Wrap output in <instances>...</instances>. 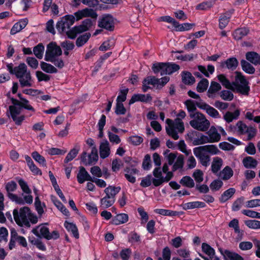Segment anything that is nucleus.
<instances>
[{"mask_svg": "<svg viewBox=\"0 0 260 260\" xmlns=\"http://www.w3.org/2000/svg\"><path fill=\"white\" fill-rule=\"evenodd\" d=\"M197 106L200 109L206 111V113L213 118L220 117L219 112L213 107L204 102H196Z\"/></svg>", "mask_w": 260, "mask_h": 260, "instance_id": "nucleus-15", "label": "nucleus"}, {"mask_svg": "<svg viewBox=\"0 0 260 260\" xmlns=\"http://www.w3.org/2000/svg\"><path fill=\"white\" fill-rule=\"evenodd\" d=\"M32 157L42 166H46V160L45 158L41 155L37 151H34L31 153Z\"/></svg>", "mask_w": 260, "mask_h": 260, "instance_id": "nucleus-52", "label": "nucleus"}, {"mask_svg": "<svg viewBox=\"0 0 260 260\" xmlns=\"http://www.w3.org/2000/svg\"><path fill=\"white\" fill-rule=\"evenodd\" d=\"M120 189L121 188L120 187L109 186L105 189L104 192L108 197L115 199V196L120 191Z\"/></svg>", "mask_w": 260, "mask_h": 260, "instance_id": "nucleus-28", "label": "nucleus"}, {"mask_svg": "<svg viewBox=\"0 0 260 260\" xmlns=\"http://www.w3.org/2000/svg\"><path fill=\"white\" fill-rule=\"evenodd\" d=\"M217 78L222 85L226 88L231 90L233 88V82L231 83L224 75H219L217 76Z\"/></svg>", "mask_w": 260, "mask_h": 260, "instance_id": "nucleus-41", "label": "nucleus"}, {"mask_svg": "<svg viewBox=\"0 0 260 260\" xmlns=\"http://www.w3.org/2000/svg\"><path fill=\"white\" fill-rule=\"evenodd\" d=\"M44 51V46L40 43L34 48L33 52L35 56L39 59L43 57Z\"/></svg>", "mask_w": 260, "mask_h": 260, "instance_id": "nucleus-44", "label": "nucleus"}, {"mask_svg": "<svg viewBox=\"0 0 260 260\" xmlns=\"http://www.w3.org/2000/svg\"><path fill=\"white\" fill-rule=\"evenodd\" d=\"M99 26L111 30L114 28L113 18L110 15H104L99 21Z\"/></svg>", "mask_w": 260, "mask_h": 260, "instance_id": "nucleus-13", "label": "nucleus"}, {"mask_svg": "<svg viewBox=\"0 0 260 260\" xmlns=\"http://www.w3.org/2000/svg\"><path fill=\"white\" fill-rule=\"evenodd\" d=\"M208 143H209L208 136L202 134L199 135L197 138L194 139L192 141L193 145H199Z\"/></svg>", "mask_w": 260, "mask_h": 260, "instance_id": "nucleus-42", "label": "nucleus"}, {"mask_svg": "<svg viewBox=\"0 0 260 260\" xmlns=\"http://www.w3.org/2000/svg\"><path fill=\"white\" fill-rule=\"evenodd\" d=\"M206 206L204 202L196 201L188 202L184 205L183 208L185 210L189 209H193L196 208H204Z\"/></svg>", "mask_w": 260, "mask_h": 260, "instance_id": "nucleus-39", "label": "nucleus"}, {"mask_svg": "<svg viewBox=\"0 0 260 260\" xmlns=\"http://www.w3.org/2000/svg\"><path fill=\"white\" fill-rule=\"evenodd\" d=\"M51 46V57H58L62 54V51L60 47L57 45L56 43H50V47Z\"/></svg>", "mask_w": 260, "mask_h": 260, "instance_id": "nucleus-32", "label": "nucleus"}, {"mask_svg": "<svg viewBox=\"0 0 260 260\" xmlns=\"http://www.w3.org/2000/svg\"><path fill=\"white\" fill-rule=\"evenodd\" d=\"M240 115V111L238 110L235 111L234 113L227 112L223 116L224 119L227 122H231L234 119H237Z\"/></svg>", "mask_w": 260, "mask_h": 260, "instance_id": "nucleus-37", "label": "nucleus"}, {"mask_svg": "<svg viewBox=\"0 0 260 260\" xmlns=\"http://www.w3.org/2000/svg\"><path fill=\"white\" fill-rule=\"evenodd\" d=\"M231 16V13L227 12L222 14L219 19V26L220 29L224 28L228 24Z\"/></svg>", "mask_w": 260, "mask_h": 260, "instance_id": "nucleus-27", "label": "nucleus"}, {"mask_svg": "<svg viewBox=\"0 0 260 260\" xmlns=\"http://www.w3.org/2000/svg\"><path fill=\"white\" fill-rule=\"evenodd\" d=\"M182 82L185 84H192L195 82V79L191 74L188 72H184L182 75Z\"/></svg>", "mask_w": 260, "mask_h": 260, "instance_id": "nucleus-36", "label": "nucleus"}, {"mask_svg": "<svg viewBox=\"0 0 260 260\" xmlns=\"http://www.w3.org/2000/svg\"><path fill=\"white\" fill-rule=\"evenodd\" d=\"M209 143H215L220 141L221 136L214 126H211L207 133Z\"/></svg>", "mask_w": 260, "mask_h": 260, "instance_id": "nucleus-19", "label": "nucleus"}, {"mask_svg": "<svg viewBox=\"0 0 260 260\" xmlns=\"http://www.w3.org/2000/svg\"><path fill=\"white\" fill-rule=\"evenodd\" d=\"M17 187V185L15 181H11L8 182L6 185L8 197L11 201L16 203H23L21 197L12 193L16 190Z\"/></svg>", "mask_w": 260, "mask_h": 260, "instance_id": "nucleus-10", "label": "nucleus"}, {"mask_svg": "<svg viewBox=\"0 0 260 260\" xmlns=\"http://www.w3.org/2000/svg\"><path fill=\"white\" fill-rule=\"evenodd\" d=\"M243 164L246 168H254L256 167L257 161L250 156H247L243 159Z\"/></svg>", "mask_w": 260, "mask_h": 260, "instance_id": "nucleus-34", "label": "nucleus"}, {"mask_svg": "<svg viewBox=\"0 0 260 260\" xmlns=\"http://www.w3.org/2000/svg\"><path fill=\"white\" fill-rule=\"evenodd\" d=\"M159 82L158 79L156 78L154 76H149L145 78L143 81L142 90L144 92H146L150 88V85L154 86H156Z\"/></svg>", "mask_w": 260, "mask_h": 260, "instance_id": "nucleus-18", "label": "nucleus"}, {"mask_svg": "<svg viewBox=\"0 0 260 260\" xmlns=\"http://www.w3.org/2000/svg\"><path fill=\"white\" fill-rule=\"evenodd\" d=\"M35 206L38 214L41 216L44 213V203H42L38 197L35 198Z\"/></svg>", "mask_w": 260, "mask_h": 260, "instance_id": "nucleus-43", "label": "nucleus"}, {"mask_svg": "<svg viewBox=\"0 0 260 260\" xmlns=\"http://www.w3.org/2000/svg\"><path fill=\"white\" fill-rule=\"evenodd\" d=\"M128 215L126 214L121 213L117 214L112 219V223L115 225H119L124 223L128 220Z\"/></svg>", "mask_w": 260, "mask_h": 260, "instance_id": "nucleus-31", "label": "nucleus"}, {"mask_svg": "<svg viewBox=\"0 0 260 260\" xmlns=\"http://www.w3.org/2000/svg\"><path fill=\"white\" fill-rule=\"evenodd\" d=\"M32 232L39 238H45L49 239V228L47 224H42L32 230Z\"/></svg>", "mask_w": 260, "mask_h": 260, "instance_id": "nucleus-16", "label": "nucleus"}, {"mask_svg": "<svg viewBox=\"0 0 260 260\" xmlns=\"http://www.w3.org/2000/svg\"><path fill=\"white\" fill-rule=\"evenodd\" d=\"M77 178L78 182L80 184L84 183L85 181H91L92 180V177L83 167L80 168V170L77 174Z\"/></svg>", "mask_w": 260, "mask_h": 260, "instance_id": "nucleus-20", "label": "nucleus"}, {"mask_svg": "<svg viewBox=\"0 0 260 260\" xmlns=\"http://www.w3.org/2000/svg\"><path fill=\"white\" fill-rule=\"evenodd\" d=\"M92 21L89 19H87L83 21L82 24L76 26L72 29L67 30V35L71 39H75L77 35L84 32L88 30L92 25Z\"/></svg>", "mask_w": 260, "mask_h": 260, "instance_id": "nucleus-7", "label": "nucleus"}, {"mask_svg": "<svg viewBox=\"0 0 260 260\" xmlns=\"http://www.w3.org/2000/svg\"><path fill=\"white\" fill-rule=\"evenodd\" d=\"M236 190L234 188H230L225 190L221 196L219 198V201L224 203L230 199L235 193Z\"/></svg>", "mask_w": 260, "mask_h": 260, "instance_id": "nucleus-35", "label": "nucleus"}, {"mask_svg": "<svg viewBox=\"0 0 260 260\" xmlns=\"http://www.w3.org/2000/svg\"><path fill=\"white\" fill-rule=\"evenodd\" d=\"M180 183L182 185L187 187L191 188L194 186V183L193 179L189 176H186L183 177L180 180Z\"/></svg>", "mask_w": 260, "mask_h": 260, "instance_id": "nucleus-45", "label": "nucleus"}, {"mask_svg": "<svg viewBox=\"0 0 260 260\" xmlns=\"http://www.w3.org/2000/svg\"><path fill=\"white\" fill-rule=\"evenodd\" d=\"M235 81L233 82L232 90H236L238 92L245 95H248L250 90L249 82L239 72H236Z\"/></svg>", "mask_w": 260, "mask_h": 260, "instance_id": "nucleus-6", "label": "nucleus"}, {"mask_svg": "<svg viewBox=\"0 0 260 260\" xmlns=\"http://www.w3.org/2000/svg\"><path fill=\"white\" fill-rule=\"evenodd\" d=\"M115 40L113 39H109L103 43V44L99 47V50L102 51H105L107 50L110 49L115 45Z\"/></svg>", "mask_w": 260, "mask_h": 260, "instance_id": "nucleus-38", "label": "nucleus"}, {"mask_svg": "<svg viewBox=\"0 0 260 260\" xmlns=\"http://www.w3.org/2000/svg\"><path fill=\"white\" fill-rule=\"evenodd\" d=\"M19 100L15 99L13 98H11L12 104L11 106L9 107V112H7V115L9 116V114L12 118L15 123L17 125L21 124L24 120L25 116L24 115H20L21 109L24 108L31 112L30 116L32 115L35 112V109L29 105V101L22 98L21 94H18Z\"/></svg>", "mask_w": 260, "mask_h": 260, "instance_id": "nucleus-1", "label": "nucleus"}, {"mask_svg": "<svg viewBox=\"0 0 260 260\" xmlns=\"http://www.w3.org/2000/svg\"><path fill=\"white\" fill-rule=\"evenodd\" d=\"M203 251L208 255L209 257L215 255V250L209 244L203 243L202 245Z\"/></svg>", "mask_w": 260, "mask_h": 260, "instance_id": "nucleus-56", "label": "nucleus"}, {"mask_svg": "<svg viewBox=\"0 0 260 260\" xmlns=\"http://www.w3.org/2000/svg\"><path fill=\"white\" fill-rule=\"evenodd\" d=\"M110 148L109 143L105 140L101 143L100 146V155L102 158H105L110 155Z\"/></svg>", "mask_w": 260, "mask_h": 260, "instance_id": "nucleus-22", "label": "nucleus"}, {"mask_svg": "<svg viewBox=\"0 0 260 260\" xmlns=\"http://www.w3.org/2000/svg\"><path fill=\"white\" fill-rule=\"evenodd\" d=\"M248 32L249 29L247 28H240L235 30L233 34V36L236 40H239L246 36Z\"/></svg>", "mask_w": 260, "mask_h": 260, "instance_id": "nucleus-33", "label": "nucleus"}, {"mask_svg": "<svg viewBox=\"0 0 260 260\" xmlns=\"http://www.w3.org/2000/svg\"><path fill=\"white\" fill-rule=\"evenodd\" d=\"M225 64L228 69L234 70L238 64V61L236 58L232 57L228 59L225 62Z\"/></svg>", "mask_w": 260, "mask_h": 260, "instance_id": "nucleus-49", "label": "nucleus"}, {"mask_svg": "<svg viewBox=\"0 0 260 260\" xmlns=\"http://www.w3.org/2000/svg\"><path fill=\"white\" fill-rule=\"evenodd\" d=\"M242 213L249 217L260 219V213L256 211L250 210H243Z\"/></svg>", "mask_w": 260, "mask_h": 260, "instance_id": "nucleus-62", "label": "nucleus"}, {"mask_svg": "<svg viewBox=\"0 0 260 260\" xmlns=\"http://www.w3.org/2000/svg\"><path fill=\"white\" fill-rule=\"evenodd\" d=\"M75 20V18L73 15H66L57 23V29L60 32H66L67 34L66 29H69L74 24Z\"/></svg>", "mask_w": 260, "mask_h": 260, "instance_id": "nucleus-9", "label": "nucleus"}, {"mask_svg": "<svg viewBox=\"0 0 260 260\" xmlns=\"http://www.w3.org/2000/svg\"><path fill=\"white\" fill-rule=\"evenodd\" d=\"M245 225L250 229H259L260 221L256 220H248L244 221Z\"/></svg>", "mask_w": 260, "mask_h": 260, "instance_id": "nucleus-53", "label": "nucleus"}, {"mask_svg": "<svg viewBox=\"0 0 260 260\" xmlns=\"http://www.w3.org/2000/svg\"><path fill=\"white\" fill-rule=\"evenodd\" d=\"M233 175V171L229 167H225L219 174V177L224 180L229 179Z\"/></svg>", "mask_w": 260, "mask_h": 260, "instance_id": "nucleus-30", "label": "nucleus"}, {"mask_svg": "<svg viewBox=\"0 0 260 260\" xmlns=\"http://www.w3.org/2000/svg\"><path fill=\"white\" fill-rule=\"evenodd\" d=\"M153 174L155 178L152 179V183L155 186H158L165 182L169 181L173 176V173H167L165 177L162 176V172L160 167L155 168L153 172Z\"/></svg>", "mask_w": 260, "mask_h": 260, "instance_id": "nucleus-8", "label": "nucleus"}, {"mask_svg": "<svg viewBox=\"0 0 260 260\" xmlns=\"http://www.w3.org/2000/svg\"><path fill=\"white\" fill-rule=\"evenodd\" d=\"M229 226L234 229L235 232L237 233L238 235L242 236L239 226V221L237 219H233L229 223Z\"/></svg>", "mask_w": 260, "mask_h": 260, "instance_id": "nucleus-60", "label": "nucleus"}, {"mask_svg": "<svg viewBox=\"0 0 260 260\" xmlns=\"http://www.w3.org/2000/svg\"><path fill=\"white\" fill-rule=\"evenodd\" d=\"M155 212L165 216H174L177 215L176 211H173L169 210L157 209L154 210Z\"/></svg>", "mask_w": 260, "mask_h": 260, "instance_id": "nucleus-59", "label": "nucleus"}, {"mask_svg": "<svg viewBox=\"0 0 260 260\" xmlns=\"http://www.w3.org/2000/svg\"><path fill=\"white\" fill-rule=\"evenodd\" d=\"M222 159L219 157H215L213 158V161L211 165V170L213 173H217L220 169L222 165Z\"/></svg>", "mask_w": 260, "mask_h": 260, "instance_id": "nucleus-29", "label": "nucleus"}, {"mask_svg": "<svg viewBox=\"0 0 260 260\" xmlns=\"http://www.w3.org/2000/svg\"><path fill=\"white\" fill-rule=\"evenodd\" d=\"M115 199H113L106 195L105 197L101 200V204L104 208H107L111 206L115 202Z\"/></svg>", "mask_w": 260, "mask_h": 260, "instance_id": "nucleus-47", "label": "nucleus"}, {"mask_svg": "<svg viewBox=\"0 0 260 260\" xmlns=\"http://www.w3.org/2000/svg\"><path fill=\"white\" fill-rule=\"evenodd\" d=\"M128 141L133 145H139L143 142V139L139 136H133L129 137Z\"/></svg>", "mask_w": 260, "mask_h": 260, "instance_id": "nucleus-64", "label": "nucleus"}, {"mask_svg": "<svg viewBox=\"0 0 260 260\" xmlns=\"http://www.w3.org/2000/svg\"><path fill=\"white\" fill-rule=\"evenodd\" d=\"M220 96L224 101H231L234 98V94L230 90H223L220 92Z\"/></svg>", "mask_w": 260, "mask_h": 260, "instance_id": "nucleus-55", "label": "nucleus"}, {"mask_svg": "<svg viewBox=\"0 0 260 260\" xmlns=\"http://www.w3.org/2000/svg\"><path fill=\"white\" fill-rule=\"evenodd\" d=\"M7 68L11 74L15 75L19 79L22 87L32 86L33 81L30 72L27 70V66L24 63H21L15 67H13V63H9L7 65Z\"/></svg>", "mask_w": 260, "mask_h": 260, "instance_id": "nucleus-2", "label": "nucleus"}, {"mask_svg": "<svg viewBox=\"0 0 260 260\" xmlns=\"http://www.w3.org/2000/svg\"><path fill=\"white\" fill-rule=\"evenodd\" d=\"M76 20H79L83 17H91L95 19L98 16L96 13L92 9L85 8L82 10H79L74 13Z\"/></svg>", "mask_w": 260, "mask_h": 260, "instance_id": "nucleus-14", "label": "nucleus"}, {"mask_svg": "<svg viewBox=\"0 0 260 260\" xmlns=\"http://www.w3.org/2000/svg\"><path fill=\"white\" fill-rule=\"evenodd\" d=\"M219 251L223 255L224 260H244V258L239 254L228 250L219 248Z\"/></svg>", "mask_w": 260, "mask_h": 260, "instance_id": "nucleus-17", "label": "nucleus"}, {"mask_svg": "<svg viewBox=\"0 0 260 260\" xmlns=\"http://www.w3.org/2000/svg\"><path fill=\"white\" fill-rule=\"evenodd\" d=\"M205 152H208L212 154H216L220 151L217 146L213 145H205L200 146Z\"/></svg>", "mask_w": 260, "mask_h": 260, "instance_id": "nucleus-48", "label": "nucleus"}, {"mask_svg": "<svg viewBox=\"0 0 260 260\" xmlns=\"http://www.w3.org/2000/svg\"><path fill=\"white\" fill-rule=\"evenodd\" d=\"M185 105H186L188 111L189 112V115L191 114H195L197 113L198 112H195L196 110V105L194 102L192 100H187L185 102Z\"/></svg>", "mask_w": 260, "mask_h": 260, "instance_id": "nucleus-58", "label": "nucleus"}, {"mask_svg": "<svg viewBox=\"0 0 260 260\" xmlns=\"http://www.w3.org/2000/svg\"><path fill=\"white\" fill-rule=\"evenodd\" d=\"M90 37V33H85L84 35L79 37L76 40V45L78 47L82 46L87 42Z\"/></svg>", "mask_w": 260, "mask_h": 260, "instance_id": "nucleus-46", "label": "nucleus"}, {"mask_svg": "<svg viewBox=\"0 0 260 260\" xmlns=\"http://www.w3.org/2000/svg\"><path fill=\"white\" fill-rule=\"evenodd\" d=\"M184 164V157L182 155H180L177 158L176 161L173 167V170L174 171L177 170L179 168L183 167Z\"/></svg>", "mask_w": 260, "mask_h": 260, "instance_id": "nucleus-63", "label": "nucleus"}, {"mask_svg": "<svg viewBox=\"0 0 260 260\" xmlns=\"http://www.w3.org/2000/svg\"><path fill=\"white\" fill-rule=\"evenodd\" d=\"M190 117L193 119L190 121L189 124L193 128L202 132L208 129L210 123L204 115L197 112V113L190 114Z\"/></svg>", "mask_w": 260, "mask_h": 260, "instance_id": "nucleus-5", "label": "nucleus"}, {"mask_svg": "<svg viewBox=\"0 0 260 260\" xmlns=\"http://www.w3.org/2000/svg\"><path fill=\"white\" fill-rule=\"evenodd\" d=\"M64 225L69 232L72 233L73 236L76 239H78L79 238L78 230L76 225L75 224L66 221L64 223Z\"/></svg>", "mask_w": 260, "mask_h": 260, "instance_id": "nucleus-26", "label": "nucleus"}, {"mask_svg": "<svg viewBox=\"0 0 260 260\" xmlns=\"http://www.w3.org/2000/svg\"><path fill=\"white\" fill-rule=\"evenodd\" d=\"M236 126L238 129V132L240 134H247V140H250L253 138L255 134L256 131L253 127H248L242 121H239L237 123Z\"/></svg>", "mask_w": 260, "mask_h": 260, "instance_id": "nucleus-11", "label": "nucleus"}, {"mask_svg": "<svg viewBox=\"0 0 260 260\" xmlns=\"http://www.w3.org/2000/svg\"><path fill=\"white\" fill-rule=\"evenodd\" d=\"M221 88V87L218 83L215 81L211 82L207 92L208 96L210 98H215L216 92L220 90Z\"/></svg>", "mask_w": 260, "mask_h": 260, "instance_id": "nucleus-24", "label": "nucleus"}, {"mask_svg": "<svg viewBox=\"0 0 260 260\" xmlns=\"http://www.w3.org/2000/svg\"><path fill=\"white\" fill-rule=\"evenodd\" d=\"M152 98L149 94H134L131 98L129 104H133L136 102L141 101L143 102H148L151 101Z\"/></svg>", "mask_w": 260, "mask_h": 260, "instance_id": "nucleus-23", "label": "nucleus"}, {"mask_svg": "<svg viewBox=\"0 0 260 260\" xmlns=\"http://www.w3.org/2000/svg\"><path fill=\"white\" fill-rule=\"evenodd\" d=\"M166 123L168 125L166 127L167 133L174 140H178L179 138L178 134L184 131L183 121L179 118H176L174 121L168 118L166 119Z\"/></svg>", "mask_w": 260, "mask_h": 260, "instance_id": "nucleus-4", "label": "nucleus"}, {"mask_svg": "<svg viewBox=\"0 0 260 260\" xmlns=\"http://www.w3.org/2000/svg\"><path fill=\"white\" fill-rule=\"evenodd\" d=\"M242 68L247 73L252 74L255 72L254 67L248 62L245 60H242L241 61Z\"/></svg>", "mask_w": 260, "mask_h": 260, "instance_id": "nucleus-40", "label": "nucleus"}, {"mask_svg": "<svg viewBox=\"0 0 260 260\" xmlns=\"http://www.w3.org/2000/svg\"><path fill=\"white\" fill-rule=\"evenodd\" d=\"M17 180L21 189L24 193L26 194H30L31 193V191L26 181L22 178L17 179Z\"/></svg>", "mask_w": 260, "mask_h": 260, "instance_id": "nucleus-50", "label": "nucleus"}, {"mask_svg": "<svg viewBox=\"0 0 260 260\" xmlns=\"http://www.w3.org/2000/svg\"><path fill=\"white\" fill-rule=\"evenodd\" d=\"M209 85L207 79H203L198 84L197 90L198 92H203L206 90Z\"/></svg>", "mask_w": 260, "mask_h": 260, "instance_id": "nucleus-54", "label": "nucleus"}, {"mask_svg": "<svg viewBox=\"0 0 260 260\" xmlns=\"http://www.w3.org/2000/svg\"><path fill=\"white\" fill-rule=\"evenodd\" d=\"M79 152V149L74 148L71 150L68 153L67 156L66 157L64 162L68 163L69 161L72 160L77 155Z\"/></svg>", "mask_w": 260, "mask_h": 260, "instance_id": "nucleus-57", "label": "nucleus"}, {"mask_svg": "<svg viewBox=\"0 0 260 260\" xmlns=\"http://www.w3.org/2000/svg\"><path fill=\"white\" fill-rule=\"evenodd\" d=\"M124 171L125 177L126 179L130 182L134 183L136 182V177L134 176L139 172L138 170L136 168H126Z\"/></svg>", "mask_w": 260, "mask_h": 260, "instance_id": "nucleus-25", "label": "nucleus"}, {"mask_svg": "<svg viewBox=\"0 0 260 260\" xmlns=\"http://www.w3.org/2000/svg\"><path fill=\"white\" fill-rule=\"evenodd\" d=\"M244 201V197H241L237 199L233 204L232 210L234 211H237L239 210L243 204Z\"/></svg>", "mask_w": 260, "mask_h": 260, "instance_id": "nucleus-61", "label": "nucleus"}, {"mask_svg": "<svg viewBox=\"0 0 260 260\" xmlns=\"http://www.w3.org/2000/svg\"><path fill=\"white\" fill-rule=\"evenodd\" d=\"M13 213L16 223L21 226L29 228L30 223L36 224L38 221L37 216L31 213L27 207L21 208L19 210L14 209Z\"/></svg>", "mask_w": 260, "mask_h": 260, "instance_id": "nucleus-3", "label": "nucleus"}, {"mask_svg": "<svg viewBox=\"0 0 260 260\" xmlns=\"http://www.w3.org/2000/svg\"><path fill=\"white\" fill-rule=\"evenodd\" d=\"M50 180L51 182L52 186L54 189L55 191H56V193L58 194V196L60 197V198L64 203H67V200L65 197L64 196L62 192L61 191V189H60V187L57 184L55 177L54 176L53 174L50 171Z\"/></svg>", "mask_w": 260, "mask_h": 260, "instance_id": "nucleus-21", "label": "nucleus"}, {"mask_svg": "<svg viewBox=\"0 0 260 260\" xmlns=\"http://www.w3.org/2000/svg\"><path fill=\"white\" fill-rule=\"evenodd\" d=\"M98 150L95 146H93L91 149V151L88 156V164L96 162L98 160Z\"/></svg>", "mask_w": 260, "mask_h": 260, "instance_id": "nucleus-51", "label": "nucleus"}, {"mask_svg": "<svg viewBox=\"0 0 260 260\" xmlns=\"http://www.w3.org/2000/svg\"><path fill=\"white\" fill-rule=\"evenodd\" d=\"M193 152L194 155L199 159L202 166L207 167L209 165L210 156L200 146L194 148Z\"/></svg>", "mask_w": 260, "mask_h": 260, "instance_id": "nucleus-12", "label": "nucleus"}]
</instances>
